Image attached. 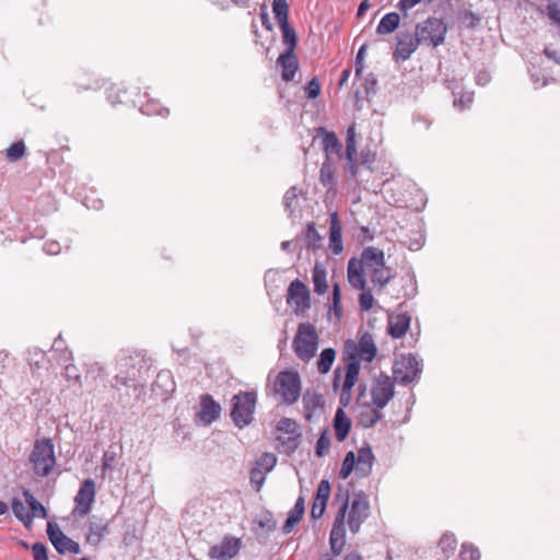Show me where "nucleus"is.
Returning <instances> with one entry per match:
<instances>
[{
  "mask_svg": "<svg viewBox=\"0 0 560 560\" xmlns=\"http://www.w3.org/2000/svg\"><path fill=\"white\" fill-rule=\"evenodd\" d=\"M402 284V296L406 299H410L416 295L417 293V281L415 278V275L407 273L406 276L401 277Z\"/></svg>",
  "mask_w": 560,
  "mask_h": 560,
  "instance_id": "nucleus-50",
  "label": "nucleus"
},
{
  "mask_svg": "<svg viewBox=\"0 0 560 560\" xmlns=\"http://www.w3.org/2000/svg\"><path fill=\"white\" fill-rule=\"evenodd\" d=\"M330 495V483L328 480L323 479L316 490V497L311 509V516L318 520L323 516L326 505Z\"/></svg>",
  "mask_w": 560,
  "mask_h": 560,
  "instance_id": "nucleus-19",
  "label": "nucleus"
},
{
  "mask_svg": "<svg viewBox=\"0 0 560 560\" xmlns=\"http://www.w3.org/2000/svg\"><path fill=\"white\" fill-rule=\"evenodd\" d=\"M415 33L421 45L435 48L444 43L447 26L442 19L429 18L416 25Z\"/></svg>",
  "mask_w": 560,
  "mask_h": 560,
  "instance_id": "nucleus-6",
  "label": "nucleus"
},
{
  "mask_svg": "<svg viewBox=\"0 0 560 560\" xmlns=\"http://www.w3.org/2000/svg\"><path fill=\"white\" fill-rule=\"evenodd\" d=\"M336 359V351L332 348H325L319 353V358L317 360V371L320 374H327Z\"/></svg>",
  "mask_w": 560,
  "mask_h": 560,
  "instance_id": "nucleus-38",
  "label": "nucleus"
},
{
  "mask_svg": "<svg viewBox=\"0 0 560 560\" xmlns=\"http://www.w3.org/2000/svg\"><path fill=\"white\" fill-rule=\"evenodd\" d=\"M331 311L336 315L337 318H340L342 315V307H341V290L339 283L332 284V306Z\"/></svg>",
  "mask_w": 560,
  "mask_h": 560,
  "instance_id": "nucleus-56",
  "label": "nucleus"
},
{
  "mask_svg": "<svg viewBox=\"0 0 560 560\" xmlns=\"http://www.w3.org/2000/svg\"><path fill=\"white\" fill-rule=\"evenodd\" d=\"M360 369V362L354 354H351L349 362L346 363V376L340 390L339 401L342 407H347L351 402L352 388L358 382Z\"/></svg>",
  "mask_w": 560,
  "mask_h": 560,
  "instance_id": "nucleus-14",
  "label": "nucleus"
},
{
  "mask_svg": "<svg viewBox=\"0 0 560 560\" xmlns=\"http://www.w3.org/2000/svg\"><path fill=\"white\" fill-rule=\"evenodd\" d=\"M348 152L349 158L351 154H357V141H355V124H351L347 128L346 132V151Z\"/></svg>",
  "mask_w": 560,
  "mask_h": 560,
  "instance_id": "nucleus-52",
  "label": "nucleus"
},
{
  "mask_svg": "<svg viewBox=\"0 0 560 560\" xmlns=\"http://www.w3.org/2000/svg\"><path fill=\"white\" fill-rule=\"evenodd\" d=\"M445 84L446 89L452 92L454 107L459 110H464L469 107L472 103L474 94L472 92L464 91L462 80H446Z\"/></svg>",
  "mask_w": 560,
  "mask_h": 560,
  "instance_id": "nucleus-18",
  "label": "nucleus"
},
{
  "mask_svg": "<svg viewBox=\"0 0 560 560\" xmlns=\"http://www.w3.org/2000/svg\"><path fill=\"white\" fill-rule=\"evenodd\" d=\"M374 298L372 295L371 290H363V292L359 295V305L360 308L364 312L370 311L373 307Z\"/></svg>",
  "mask_w": 560,
  "mask_h": 560,
  "instance_id": "nucleus-61",
  "label": "nucleus"
},
{
  "mask_svg": "<svg viewBox=\"0 0 560 560\" xmlns=\"http://www.w3.org/2000/svg\"><path fill=\"white\" fill-rule=\"evenodd\" d=\"M375 457L369 444L360 447L357 457V474L366 477L371 474Z\"/></svg>",
  "mask_w": 560,
  "mask_h": 560,
  "instance_id": "nucleus-25",
  "label": "nucleus"
},
{
  "mask_svg": "<svg viewBox=\"0 0 560 560\" xmlns=\"http://www.w3.org/2000/svg\"><path fill=\"white\" fill-rule=\"evenodd\" d=\"M152 361L143 352L136 350H121L118 359L119 372L115 376L117 382L125 386H142Z\"/></svg>",
  "mask_w": 560,
  "mask_h": 560,
  "instance_id": "nucleus-1",
  "label": "nucleus"
},
{
  "mask_svg": "<svg viewBox=\"0 0 560 560\" xmlns=\"http://www.w3.org/2000/svg\"><path fill=\"white\" fill-rule=\"evenodd\" d=\"M411 317L407 313L392 315L388 318V334L397 339L405 336L410 327Z\"/></svg>",
  "mask_w": 560,
  "mask_h": 560,
  "instance_id": "nucleus-24",
  "label": "nucleus"
},
{
  "mask_svg": "<svg viewBox=\"0 0 560 560\" xmlns=\"http://www.w3.org/2000/svg\"><path fill=\"white\" fill-rule=\"evenodd\" d=\"M256 464V468H259L260 470L264 469L266 472H269L277 464V456L272 453H264L257 459Z\"/></svg>",
  "mask_w": 560,
  "mask_h": 560,
  "instance_id": "nucleus-53",
  "label": "nucleus"
},
{
  "mask_svg": "<svg viewBox=\"0 0 560 560\" xmlns=\"http://www.w3.org/2000/svg\"><path fill=\"white\" fill-rule=\"evenodd\" d=\"M272 13L278 24L289 22V4L287 0H273L272 1Z\"/></svg>",
  "mask_w": 560,
  "mask_h": 560,
  "instance_id": "nucleus-45",
  "label": "nucleus"
},
{
  "mask_svg": "<svg viewBox=\"0 0 560 560\" xmlns=\"http://www.w3.org/2000/svg\"><path fill=\"white\" fill-rule=\"evenodd\" d=\"M346 166L345 170L351 175V177H357L359 175L360 170V158L357 154H351L349 158L348 152H345Z\"/></svg>",
  "mask_w": 560,
  "mask_h": 560,
  "instance_id": "nucleus-55",
  "label": "nucleus"
},
{
  "mask_svg": "<svg viewBox=\"0 0 560 560\" xmlns=\"http://www.w3.org/2000/svg\"><path fill=\"white\" fill-rule=\"evenodd\" d=\"M312 281L314 285V292L316 294L323 295L327 292V271L324 265L319 261H315V265L313 267Z\"/></svg>",
  "mask_w": 560,
  "mask_h": 560,
  "instance_id": "nucleus-32",
  "label": "nucleus"
},
{
  "mask_svg": "<svg viewBox=\"0 0 560 560\" xmlns=\"http://www.w3.org/2000/svg\"><path fill=\"white\" fill-rule=\"evenodd\" d=\"M459 557L462 560H480L479 549L469 542L462 545Z\"/></svg>",
  "mask_w": 560,
  "mask_h": 560,
  "instance_id": "nucleus-54",
  "label": "nucleus"
},
{
  "mask_svg": "<svg viewBox=\"0 0 560 560\" xmlns=\"http://www.w3.org/2000/svg\"><path fill=\"white\" fill-rule=\"evenodd\" d=\"M359 262L368 269L383 267L385 262L384 252L374 246L365 247L361 253V260Z\"/></svg>",
  "mask_w": 560,
  "mask_h": 560,
  "instance_id": "nucleus-30",
  "label": "nucleus"
},
{
  "mask_svg": "<svg viewBox=\"0 0 560 560\" xmlns=\"http://www.w3.org/2000/svg\"><path fill=\"white\" fill-rule=\"evenodd\" d=\"M383 418V413L381 409L373 408L368 409L366 411H362L359 417V422L363 428H372L375 425L377 421H380Z\"/></svg>",
  "mask_w": 560,
  "mask_h": 560,
  "instance_id": "nucleus-44",
  "label": "nucleus"
},
{
  "mask_svg": "<svg viewBox=\"0 0 560 560\" xmlns=\"http://www.w3.org/2000/svg\"><path fill=\"white\" fill-rule=\"evenodd\" d=\"M394 278L390 272V268L386 267H374L371 269V281L373 284L378 285L380 289L385 288Z\"/></svg>",
  "mask_w": 560,
  "mask_h": 560,
  "instance_id": "nucleus-37",
  "label": "nucleus"
},
{
  "mask_svg": "<svg viewBox=\"0 0 560 560\" xmlns=\"http://www.w3.org/2000/svg\"><path fill=\"white\" fill-rule=\"evenodd\" d=\"M334 429L338 442H342L347 439L351 429V420L347 417L342 408H338L336 411Z\"/></svg>",
  "mask_w": 560,
  "mask_h": 560,
  "instance_id": "nucleus-31",
  "label": "nucleus"
},
{
  "mask_svg": "<svg viewBox=\"0 0 560 560\" xmlns=\"http://www.w3.org/2000/svg\"><path fill=\"white\" fill-rule=\"evenodd\" d=\"M30 463L37 477H47L56 465L55 446L50 439L43 438L34 442Z\"/></svg>",
  "mask_w": 560,
  "mask_h": 560,
  "instance_id": "nucleus-4",
  "label": "nucleus"
},
{
  "mask_svg": "<svg viewBox=\"0 0 560 560\" xmlns=\"http://www.w3.org/2000/svg\"><path fill=\"white\" fill-rule=\"evenodd\" d=\"M319 180L328 191H334L337 187L336 167L330 156L325 158L320 166Z\"/></svg>",
  "mask_w": 560,
  "mask_h": 560,
  "instance_id": "nucleus-29",
  "label": "nucleus"
},
{
  "mask_svg": "<svg viewBox=\"0 0 560 560\" xmlns=\"http://www.w3.org/2000/svg\"><path fill=\"white\" fill-rule=\"evenodd\" d=\"M303 406L305 412V419L310 421L313 417V412L324 406L323 396L315 393L306 392L303 395Z\"/></svg>",
  "mask_w": 560,
  "mask_h": 560,
  "instance_id": "nucleus-36",
  "label": "nucleus"
},
{
  "mask_svg": "<svg viewBox=\"0 0 560 560\" xmlns=\"http://www.w3.org/2000/svg\"><path fill=\"white\" fill-rule=\"evenodd\" d=\"M349 491L343 489L342 486H338L335 499L341 504L334 521L329 536L330 549L334 556H339L342 552L346 544L345 520L349 508Z\"/></svg>",
  "mask_w": 560,
  "mask_h": 560,
  "instance_id": "nucleus-3",
  "label": "nucleus"
},
{
  "mask_svg": "<svg viewBox=\"0 0 560 560\" xmlns=\"http://www.w3.org/2000/svg\"><path fill=\"white\" fill-rule=\"evenodd\" d=\"M287 303L294 306L295 314L304 313L311 307L310 290L300 279H295L290 283L288 288Z\"/></svg>",
  "mask_w": 560,
  "mask_h": 560,
  "instance_id": "nucleus-12",
  "label": "nucleus"
},
{
  "mask_svg": "<svg viewBox=\"0 0 560 560\" xmlns=\"http://www.w3.org/2000/svg\"><path fill=\"white\" fill-rule=\"evenodd\" d=\"M23 497L30 508L31 526L33 525L34 517H47V510L39 501L36 500L28 489H23Z\"/></svg>",
  "mask_w": 560,
  "mask_h": 560,
  "instance_id": "nucleus-34",
  "label": "nucleus"
},
{
  "mask_svg": "<svg viewBox=\"0 0 560 560\" xmlns=\"http://www.w3.org/2000/svg\"><path fill=\"white\" fill-rule=\"evenodd\" d=\"M348 281L350 285L358 290H364L366 280L363 273V266L355 259L351 258L348 262Z\"/></svg>",
  "mask_w": 560,
  "mask_h": 560,
  "instance_id": "nucleus-28",
  "label": "nucleus"
},
{
  "mask_svg": "<svg viewBox=\"0 0 560 560\" xmlns=\"http://www.w3.org/2000/svg\"><path fill=\"white\" fill-rule=\"evenodd\" d=\"M359 158L361 166L373 172L374 164L376 162V153L371 149L365 148L361 150Z\"/></svg>",
  "mask_w": 560,
  "mask_h": 560,
  "instance_id": "nucleus-51",
  "label": "nucleus"
},
{
  "mask_svg": "<svg viewBox=\"0 0 560 560\" xmlns=\"http://www.w3.org/2000/svg\"><path fill=\"white\" fill-rule=\"evenodd\" d=\"M275 392L282 397V400L292 405L301 396V378L295 371H282L277 375Z\"/></svg>",
  "mask_w": 560,
  "mask_h": 560,
  "instance_id": "nucleus-8",
  "label": "nucleus"
},
{
  "mask_svg": "<svg viewBox=\"0 0 560 560\" xmlns=\"http://www.w3.org/2000/svg\"><path fill=\"white\" fill-rule=\"evenodd\" d=\"M277 440L280 443L281 451L287 455L293 454L301 443L302 433L295 420L282 418L277 423Z\"/></svg>",
  "mask_w": 560,
  "mask_h": 560,
  "instance_id": "nucleus-7",
  "label": "nucleus"
},
{
  "mask_svg": "<svg viewBox=\"0 0 560 560\" xmlns=\"http://www.w3.org/2000/svg\"><path fill=\"white\" fill-rule=\"evenodd\" d=\"M116 453L114 451H105L102 457V474L112 471L115 467Z\"/></svg>",
  "mask_w": 560,
  "mask_h": 560,
  "instance_id": "nucleus-60",
  "label": "nucleus"
},
{
  "mask_svg": "<svg viewBox=\"0 0 560 560\" xmlns=\"http://www.w3.org/2000/svg\"><path fill=\"white\" fill-rule=\"evenodd\" d=\"M304 238L306 241V248L312 252H316L322 246V236L316 230L314 222H308L304 232Z\"/></svg>",
  "mask_w": 560,
  "mask_h": 560,
  "instance_id": "nucleus-39",
  "label": "nucleus"
},
{
  "mask_svg": "<svg viewBox=\"0 0 560 560\" xmlns=\"http://www.w3.org/2000/svg\"><path fill=\"white\" fill-rule=\"evenodd\" d=\"M257 405V393L254 390H241L231 399L230 417L234 425L243 429L254 421Z\"/></svg>",
  "mask_w": 560,
  "mask_h": 560,
  "instance_id": "nucleus-2",
  "label": "nucleus"
},
{
  "mask_svg": "<svg viewBox=\"0 0 560 560\" xmlns=\"http://www.w3.org/2000/svg\"><path fill=\"white\" fill-rule=\"evenodd\" d=\"M457 547V539L453 533L446 532L439 540V548L441 549L444 559H450Z\"/></svg>",
  "mask_w": 560,
  "mask_h": 560,
  "instance_id": "nucleus-41",
  "label": "nucleus"
},
{
  "mask_svg": "<svg viewBox=\"0 0 560 560\" xmlns=\"http://www.w3.org/2000/svg\"><path fill=\"white\" fill-rule=\"evenodd\" d=\"M282 32V43L285 46V50L295 51L298 44V35L295 30L290 25L289 22L279 24Z\"/></svg>",
  "mask_w": 560,
  "mask_h": 560,
  "instance_id": "nucleus-40",
  "label": "nucleus"
},
{
  "mask_svg": "<svg viewBox=\"0 0 560 560\" xmlns=\"http://www.w3.org/2000/svg\"><path fill=\"white\" fill-rule=\"evenodd\" d=\"M346 350L348 353V358H345L347 362H349V358L351 354L360 355L363 361L371 362L377 352V348L374 343L372 335L365 332L359 340V346H357L352 340H348L346 342Z\"/></svg>",
  "mask_w": 560,
  "mask_h": 560,
  "instance_id": "nucleus-16",
  "label": "nucleus"
},
{
  "mask_svg": "<svg viewBox=\"0 0 560 560\" xmlns=\"http://www.w3.org/2000/svg\"><path fill=\"white\" fill-rule=\"evenodd\" d=\"M546 14L553 24L560 26V5L556 1L548 0Z\"/></svg>",
  "mask_w": 560,
  "mask_h": 560,
  "instance_id": "nucleus-58",
  "label": "nucleus"
},
{
  "mask_svg": "<svg viewBox=\"0 0 560 560\" xmlns=\"http://www.w3.org/2000/svg\"><path fill=\"white\" fill-rule=\"evenodd\" d=\"M400 23V15L397 12H389L385 14L378 25L376 26V34L386 35L392 34L397 30Z\"/></svg>",
  "mask_w": 560,
  "mask_h": 560,
  "instance_id": "nucleus-35",
  "label": "nucleus"
},
{
  "mask_svg": "<svg viewBox=\"0 0 560 560\" xmlns=\"http://www.w3.org/2000/svg\"><path fill=\"white\" fill-rule=\"evenodd\" d=\"M242 546L241 538L225 535L220 544L209 548L208 556L212 560H230L238 555Z\"/></svg>",
  "mask_w": 560,
  "mask_h": 560,
  "instance_id": "nucleus-15",
  "label": "nucleus"
},
{
  "mask_svg": "<svg viewBox=\"0 0 560 560\" xmlns=\"http://www.w3.org/2000/svg\"><path fill=\"white\" fill-rule=\"evenodd\" d=\"M363 90H357L354 93V97L357 102H360L361 100H370L372 96H374L377 92V78L374 73L370 72L365 75L363 83H362Z\"/></svg>",
  "mask_w": 560,
  "mask_h": 560,
  "instance_id": "nucleus-33",
  "label": "nucleus"
},
{
  "mask_svg": "<svg viewBox=\"0 0 560 560\" xmlns=\"http://www.w3.org/2000/svg\"><path fill=\"white\" fill-rule=\"evenodd\" d=\"M329 248L334 255H339L343 250L342 229L337 212L330 215Z\"/></svg>",
  "mask_w": 560,
  "mask_h": 560,
  "instance_id": "nucleus-22",
  "label": "nucleus"
},
{
  "mask_svg": "<svg viewBox=\"0 0 560 560\" xmlns=\"http://www.w3.org/2000/svg\"><path fill=\"white\" fill-rule=\"evenodd\" d=\"M420 45L416 34L413 35L409 31L400 32L396 36V48L393 52V58L396 61H406Z\"/></svg>",
  "mask_w": 560,
  "mask_h": 560,
  "instance_id": "nucleus-17",
  "label": "nucleus"
},
{
  "mask_svg": "<svg viewBox=\"0 0 560 560\" xmlns=\"http://www.w3.org/2000/svg\"><path fill=\"white\" fill-rule=\"evenodd\" d=\"M357 465V456L354 452L350 451L346 454L343 462L341 464V468L339 471V476L342 479H347L353 471Z\"/></svg>",
  "mask_w": 560,
  "mask_h": 560,
  "instance_id": "nucleus-49",
  "label": "nucleus"
},
{
  "mask_svg": "<svg viewBox=\"0 0 560 560\" xmlns=\"http://www.w3.org/2000/svg\"><path fill=\"white\" fill-rule=\"evenodd\" d=\"M283 206L290 217H293L299 207V190L295 186L290 187L283 196Z\"/></svg>",
  "mask_w": 560,
  "mask_h": 560,
  "instance_id": "nucleus-43",
  "label": "nucleus"
},
{
  "mask_svg": "<svg viewBox=\"0 0 560 560\" xmlns=\"http://www.w3.org/2000/svg\"><path fill=\"white\" fill-rule=\"evenodd\" d=\"M47 535L56 550L62 549L60 547L61 540L67 539V536L62 533V530L58 527L56 523L49 522L47 524Z\"/></svg>",
  "mask_w": 560,
  "mask_h": 560,
  "instance_id": "nucleus-48",
  "label": "nucleus"
},
{
  "mask_svg": "<svg viewBox=\"0 0 560 560\" xmlns=\"http://www.w3.org/2000/svg\"><path fill=\"white\" fill-rule=\"evenodd\" d=\"M277 63L281 67V78L285 82H290L293 80L298 69L299 61L294 51L284 50L278 57Z\"/></svg>",
  "mask_w": 560,
  "mask_h": 560,
  "instance_id": "nucleus-21",
  "label": "nucleus"
},
{
  "mask_svg": "<svg viewBox=\"0 0 560 560\" xmlns=\"http://www.w3.org/2000/svg\"><path fill=\"white\" fill-rule=\"evenodd\" d=\"M394 381L386 374L381 373L373 380L371 397L373 405L383 409L395 394Z\"/></svg>",
  "mask_w": 560,
  "mask_h": 560,
  "instance_id": "nucleus-11",
  "label": "nucleus"
},
{
  "mask_svg": "<svg viewBox=\"0 0 560 560\" xmlns=\"http://www.w3.org/2000/svg\"><path fill=\"white\" fill-rule=\"evenodd\" d=\"M95 501V482L93 479H85L74 497L75 506L72 514L77 517L86 516Z\"/></svg>",
  "mask_w": 560,
  "mask_h": 560,
  "instance_id": "nucleus-13",
  "label": "nucleus"
},
{
  "mask_svg": "<svg viewBox=\"0 0 560 560\" xmlns=\"http://www.w3.org/2000/svg\"><path fill=\"white\" fill-rule=\"evenodd\" d=\"M26 152V147L24 141L20 140L14 143H12L7 150H5V158L8 162H18L21 160Z\"/></svg>",
  "mask_w": 560,
  "mask_h": 560,
  "instance_id": "nucleus-47",
  "label": "nucleus"
},
{
  "mask_svg": "<svg viewBox=\"0 0 560 560\" xmlns=\"http://www.w3.org/2000/svg\"><path fill=\"white\" fill-rule=\"evenodd\" d=\"M329 446H330V439L327 435V430H324L317 440L315 454L318 457L325 456L328 452Z\"/></svg>",
  "mask_w": 560,
  "mask_h": 560,
  "instance_id": "nucleus-57",
  "label": "nucleus"
},
{
  "mask_svg": "<svg viewBox=\"0 0 560 560\" xmlns=\"http://www.w3.org/2000/svg\"><path fill=\"white\" fill-rule=\"evenodd\" d=\"M366 49H368V45L363 44L359 48V50L357 52L355 60H354V68H355L354 75H355V78L361 77V74L363 72V69H364V58H365Z\"/></svg>",
  "mask_w": 560,
  "mask_h": 560,
  "instance_id": "nucleus-59",
  "label": "nucleus"
},
{
  "mask_svg": "<svg viewBox=\"0 0 560 560\" xmlns=\"http://www.w3.org/2000/svg\"><path fill=\"white\" fill-rule=\"evenodd\" d=\"M370 515V504L368 498L363 491H359L354 494V498L350 505L348 515V525L352 534H357L360 530L362 523Z\"/></svg>",
  "mask_w": 560,
  "mask_h": 560,
  "instance_id": "nucleus-10",
  "label": "nucleus"
},
{
  "mask_svg": "<svg viewBox=\"0 0 560 560\" xmlns=\"http://www.w3.org/2000/svg\"><path fill=\"white\" fill-rule=\"evenodd\" d=\"M305 94L310 100H314L320 94V83L316 77L306 84Z\"/></svg>",
  "mask_w": 560,
  "mask_h": 560,
  "instance_id": "nucleus-62",
  "label": "nucleus"
},
{
  "mask_svg": "<svg viewBox=\"0 0 560 560\" xmlns=\"http://www.w3.org/2000/svg\"><path fill=\"white\" fill-rule=\"evenodd\" d=\"M63 369H65L63 376L67 381L80 383L81 374H80L79 369L73 363L63 366Z\"/></svg>",
  "mask_w": 560,
  "mask_h": 560,
  "instance_id": "nucleus-63",
  "label": "nucleus"
},
{
  "mask_svg": "<svg viewBox=\"0 0 560 560\" xmlns=\"http://www.w3.org/2000/svg\"><path fill=\"white\" fill-rule=\"evenodd\" d=\"M304 512L305 511H300V508L293 506L282 526V532L284 534H290L302 520Z\"/></svg>",
  "mask_w": 560,
  "mask_h": 560,
  "instance_id": "nucleus-46",
  "label": "nucleus"
},
{
  "mask_svg": "<svg viewBox=\"0 0 560 560\" xmlns=\"http://www.w3.org/2000/svg\"><path fill=\"white\" fill-rule=\"evenodd\" d=\"M32 551L34 555V560H48L47 548L43 542H34L32 546Z\"/></svg>",
  "mask_w": 560,
  "mask_h": 560,
  "instance_id": "nucleus-64",
  "label": "nucleus"
},
{
  "mask_svg": "<svg viewBox=\"0 0 560 560\" xmlns=\"http://www.w3.org/2000/svg\"><path fill=\"white\" fill-rule=\"evenodd\" d=\"M422 372V366L416 354H401L395 360L393 375L400 385H408L413 382Z\"/></svg>",
  "mask_w": 560,
  "mask_h": 560,
  "instance_id": "nucleus-9",
  "label": "nucleus"
},
{
  "mask_svg": "<svg viewBox=\"0 0 560 560\" xmlns=\"http://www.w3.org/2000/svg\"><path fill=\"white\" fill-rule=\"evenodd\" d=\"M200 407L198 416L205 423H211L220 417L221 406L211 395L201 396Z\"/></svg>",
  "mask_w": 560,
  "mask_h": 560,
  "instance_id": "nucleus-23",
  "label": "nucleus"
},
{
  "mask_svg": "<svg viewBox=\"0 0 560 560\" xmlns=\"http://www.w3.org/2000/svg\"><path fill=\"white\" fill-rule=\"evenodd\" d=\"M12 513L14 516L23 523L26 528H31V516L30 511L26 510L25 504L19 500L13 499L11 503Z\"/></svg>",
  "mask_w": 560,
  "mask_h": 560,
  "instance_id": "nucleus-42",
  "label": "nucleus"
},
{
  "mask_svg": "<svg viewBox=\"0 0 560 560\" xmlns=\"http://www.w3.org/2000/svg\"><path fill=\"white\" fill-rule=\"evenodd\" d=\"M175 382L173 374L168 370H162L158 373L153 384L152 390L165 399L170 394L175 390Z\"/></svg>",
  "mask_w": 560,
  "mask_h": 560,
  "instance_id": "nucleus-20",
  "label": "nucleus"
},
{
  "mask_svg": "<svg viewBox=\"0 0 560 560\" xmlns=\"http://www.w3.org/2000/svg\"><path fill=\"white\" fill-rule=\"evenodd\" d=\"M108 522L97 518L93 515L89 522V534L88 541L94 546H97L106 534H108Z\"/></svg>",
  "mask_w": 560,
  "mask_h": 560,
  "instance_id": "nucleus-26",
  "label": "nucleus"
},
{
  "mask_svg": "<svg viewBox=\"0 0 560 560\" xmlns=\"http://www.w3.org/2000/svg\"><path fill=\"white\" fill-rule=\"evenodd\" d=\"M318 340L315 326L311 323H301L292 343L294 353L301 361L310 362L316 354Z\"/></svg>",
  "mask_w": 560,
  "mask_h": 560,
  "instance_id": "nucleus-5",
  "label": "nucleus"
},
{
  "mask_svg": "<svg viewBox=\"0 0 560 560\" xmlns=\"http://www.w3.org/2000/svg\"><path fill=\"white\" fill-rule=\"evenodd\" d=\"M318 132L323 133L322 144L326 158H331V154H336L339 159H341L343 156L342 144L338 140L336 133L332 131H327L323 127L318 129Z\"/></svg>",
  "mask_w": 560,
  "mask_h": 560,
  "instance_id": "nucleus-27",
  "label": "nucleus"
}]
</instances>
